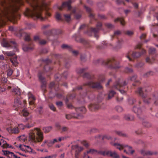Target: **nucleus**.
I'll return each mask as SVG.
<instances>
[{"mask_svg":"<svg viewBox=\"0 0 158 158\" xmlns=\"http://www.w3.org/2000/svg\"><path fill=\"white\" fill-rule=\"evenodd\" d=\"M48 8L45 3L44 2L42 5L36 3L32 6L31 9L27 8L24 14L25 16L31 17L34 20L39 19L41 21H44L46 19V17L43 16L41 12L44 10V15L49 16L50 14L48 12Z\"/></svg>","mask_w":158,"mask_h":158,"instance_id":"f257e3e1","label":"nucleus"},{"mask_svg":"<svg viewBox=\"0 0 158 158\" xmlns=\"http://www.w3.org/2000/svg\"><path fill=\"white\" fill-rule=\"evenodd\" d=\"M1 6L2 7H0V15H3L8 19L10 18H15L13 14L16 10L17 7L14 4L7 3L4 1L2 3Z\"/></svg>","mask_w":158,"mask_h":158,"instance_id":"f03ea898","label":"nucleus"},{"mask_svg":"<svg viewBox=\"0 0 158 158\" xmlns=\"http://www.w3.org/2000/svg\"><path fill=\"white\" fill-rule=\"evenodd\" d=\"M44 139L43 134L40 129L36 128L29 131V141L33 145L37 142H41Z\"/></svg>","mask_w":158,"mask_h":158,"instance_id":"7ed1b4c3","label":"nucleus"},{"mask_svg":"<svg viewBox=\"0 0 158 158\" xmlns=\"http://www.w3.org/2000/svg\"><path fill=\"white\" fill-rule=\"evenodd\" d=\"M113 145L116 147L117 149L120 150H121L124 148H126V149L124 150V152L128 154H132L135 152L134 150L132 149V148L131 146H129L127 145L117 143H114Z\"/></svg>","mask_w":158,"mask_h":158,"instance_id":"20e7f679","label":"nucleus"},{"mask_svg":"<svg viewBox=\"0 0 158 158\" xmlns=\"http://www.w3.org/2000/svg\"><path fill=\"white\" fill-rule=\"evenodd\" d=\"M127 84L126 81H124L123 82H121L119 80L116 81L112 87L113 89H116L118 90L122 94H125V91L120 88H123V87L126 86Z\"/></svg>","mask_w":158,"mask_h":158,"instance_id":"39448f33","label":"nucleus"},{"mask_svg":"<svg viewBox=\"0 0 158 158\" xmlns=\"http://www.w3.org/2000/svg\"><path fill=\"white\" fill-rule=\"evenodd\" d=\"M103 64L106 66H108L111 69H117L120 67L118 63H116L113 59L108 60L103 62Z\"/></svg>","mask_w":158,"mask_h":158,"instance_id":"423d86ee","label":"nucleus"},{"mask_svg":"<svg viewBox=\"0 0 158 158\" xmlns=\"http://www.w3.org/2000/svg\"><path fill=\"white\" fill-rule=\"evenodd\" d=\"M1 44L3 47L8 48L9 47L14 48L16 51H18L17 48V44L14 41H10V42H8L4 39L1 42Z\"/></svg>","mask_w":158,"mask_h":158,"instance_id":"0eeeda50","label":"nucleus"},{"mask_svg":"<svg viewBox=\"0 0 158 158\" xmlns=\"http://www.w3.org/2000/svg\"><path fill=\"white\" fill-rule=\"evenodd\" d=\"M85 84L89 87L94 89H100L102 88V85L99 83H95L92 81H90Z\"/></svg>","mask_w":158,"mask_h":158,"instance_id":"6e6552de","label":"nucleus"},{"mask_svg":"<svg viewBox=\"0 0 158 158\" xmlns=\"http://www.w3.org/2000/svg\"><path fill=\"white\" fill-rule=\"evenodd\" d=\"M19 148L22 151L26 152L34 153V152H32V149L29 146L20 144L19 146Z\"/></svg>","mask_w":158,"mask_h":158,"instance_id":"1a4fd4ad","label":"nucleus"},{"mask_svg":"<svg viewBox=\"0 0 158 158\" xmlns=\"http://www.w3.org/2000/svg\"><path fill=\"white\" fill-rule=\"evenodd\" d=\"M2 153L3 155L7 156L9 158H21L17 156L13 152L8 151L2 150Z\"/></svg>","mask_w":158,"mask_h":158,"instance_id":"9d476101","label":"nucleus"},{"mask_svg":"<svg viewBox=\"0 0 158 158\" xmlns=\"http://www.w3.org/2000/svg\"><path fill=\"white\" fill-rule=\"evenodd\" d=\"M102 26V24L101 23H98L96 25V28H91V31L94 34V36L96 38L98 37L97 34L99 30L100 29Z\"/></svg>","mask_w":158,"mask_h":158,"instance_id":"9b49d317","label":"nucleus"},{"mask_svg":"<svg viewBox=\"0 0 158 158\" xmlns=\"http://www.w3.org/2000/svg\"><path fill=\"white\" fill-rule=\"evenodd\" d=\"M72 3V1L71 0H68L67 1L63 2L61 6L58 7V8L60 10H61L63 8L67 7L68 8L69 10H71V4Z\"/></svg>","mask_w":158,"mask_h":158,"instance_id":"f8f14e48","label":"nucleus"},{"mask_svg":"<svg viewBox=\"0 0 158 158\" xmlns=\"http://www.w3.org/2000/svg\"><path fill=\"white\" fill-rule=\"evenodd\" d=\"M7 131L11 134H17L19 133V131L18 127H10L6 129Z\"/></svg>","mask_w":158,"mask_h":158,"instance_id":"ddd939ff","label":"nucleus"},{"mask_svg":"<svg viewBox=\"0 0 158 158\" xmlns=\"http://www.w3.org/2000/svg\"><path fill=\"white\" fill-rule=\"evenodd\" d=\"M146 53V51L143 49L141 50L140 52H134L132 53V56L134 58H136L141 55L144 54Z\"/></svg>","mask_w":158,"mask_h":158,"instance_id":"4468645a","label":"nucleus"},{"mask_svg":"<svg viewBox=\"0 0 158 158\" xmlns=\"http://www.w3.org/2000/svg\"><path fill=\"white\" fill-rule=\"evenodd\" d=\"M28 96L29 104L32 105L34 104L35 100V97L31 92L28 93Z\"/></svg>","mask_w":158,"mask_h":158,"instance_id":"2eb2a0df","label":"nucleus"},{"mask_svg":"<svg viewBox=\"0 0 158 158\" xmlns=\"http://www.w3.org/2000/svg\"><path fill=\"white\" fill-rule=\"evenodd\" d=\"M107 153V156H109L113 158H120L119 155L115 151L112 152L110 151H108Z\"/></svg>","mask_w":158,"mask_h":158,"instance_id":"dca6fc26","label":"nucleus"},{"mask_svg":"<svg viewBox=\"0 0 158 158\" xmlns=\"http://www.w3.org/2000/svg\"><path fill=\"white\" fill-rule=\"evenodd\" d=\"M38 76L39 79L42 82V84L41 85V88L43 90H44L46 87V82L44 81V78L41 75H40V73L38 74Z\"/></svg>","mask_w":158,"mask_h":158,"instance_id":"f3484780","label":"nucleus"},{"mask_svg":"<svg viewBox=\"0 0 158 158\" xmlns=\"http://www.w3.org/2000/svg\"><path fill=\"white\" fill-rule=\"evenodd\" d=\"M144 90H146L144 88L140 87L136 91V92L138 93L143 98H145L146 97V95L143 93Z\"/></svg>","mask_w":158,"mask_h":158,"instance_id":"a211bd4d","label":"nucleus"},{"mask_svg":"<svg viewBox=\"0 0 158 158\" xmlns=\"http://www.w3.org/2000/svg\"><path fill=\"white\" fill-rule=\"evenodd\" d=\"M26 27L24 29H30L32 28H35L36 26L35 24L26 23H25Z\"/></svg>","mask_w":158,"mask_h":158,"instance_id":"6ab92c4d","label":"nucleus"},{"mask_svg":"<svg viewBox=\"0 0 158 158\" xmlns=\"http://www.w3.org/2000/svg\"><path fill=\"white\" fill-rule=\"evenodd\" d=\"M98 107L99 106L98 105L93 104H90L89 106V109L91 111L95 110L98 109Z\"/></svg>","mask_w":158,"mask_h":158,"instance_id":"aec40b11","label":"nucleus"},{"mask_svg":"<svg viewBox=\"0 0 158 158\" xmlns=\"http://www.w3.org/2000/svg\"><path fill=\"white\" fill-rule=\"evenodd\" d=\"M10 61L13 65L16 66L18 64L17 59V56H15L10 59Z\"/></svg>","mask_w":158,"mask_h":158,"instance_id":"412c9836","label":"nucleus"},{"mask_svg":"<svg viewBox=\"0 0 158 158\" xmlns=\"http://www.w3.org/2000/svg\"><path fill=\"white\" fill-rule=\"evenodd\" d=\"M124 118L127 121H131L134 119V117L132 115L126 114L124 116Z\"/></svg>","mask_w":158,"mask_h":158,"instance_id":"4be33fe9","label":"nucleus"},{"mask_svg":"<svg viewBox=\"0 0 158 158\" xmlns=\"http://www.w3.org/2000/svg\"><path fill=\"white\" fill-rule=\"evenodd\" d=\"M74 147L76 149L75 152H77L79 153H80V152L82 151L83 149V148L81 146L79 147L78 145H75Z\"/></svg>","mask_w":158,"mask_h":158,"instance_id":"5701e85b","label":"nucleus"},{"mask_svg":"<svg viewBox=\"0 0 158 158\" xmlns=\"http://www.w3.org/2000/svg\"><path fill=\"white\" fill-rule=\"evenodd\" d=\"M12 92L15 93L16 95H19L21 94V92L19 90V89L18 87L14 88L12 90Z\"/></svg>","mask_w":158,"mask_h":158,"instance_id":"b1692460","label":"nucleus"},{"mask_svg":"<svg viewBox=\"0 0 158 158\" xmlns=\"http://www.w3.org/2000/svg\"><path fill=\"white\" fill-rule=\"evenodd\" d=\"M3 53L4 55H6L9 56H12L13 55H14L15 54V53L14 52H12V51H7V52L3 51Z\"/></svg>","mask_w":158,"mask_h":158,"instance_id":"393cba45","label":"nucleus"},{"mask_svg":"<svg viewBox=\"0 0 158 158\" xmlns=\"http://www.w3.org/2000/svg\"><path fill=\"white\" fill-rule=\"evenodd\" d=\"M116 94V92L112 90H110L108 94V98L110 99L113 97Z\"/></svg>","mask_w":158,"mask_h":158,"instance_id":"a878e982","label":"nucleus"},{"mask_svg":"<svg viewBox=\"0 0 158 158\" xmlns=\"http://www.w3.org/2000/svg\"><path fill=\"white\" fill-rule=\"evenodd\" d=\"M133 110L137 114H140L142 112L141 109L140 108H136V107H134Z\"/></svg>","mask_w":158,"mask_h":158,"instance_id":"bb28decb","label":"nucleus"},{"mask_svg":"<svg viewBox=\"0 0 158 158\" xmlns=\"http://www.w3.org/2000/svg\"><path fill=\"white\" fill-rule=\"evenodd\" d=\"M61 47L62 48L67 49L69 51H71L72 50V48L71 46L66 44H63L61 45Z\"/></svg>","mask_w":158,"mask_h":158,"instance_id":"cd10ccee","label":"nucleus"},{"mask_svg":"<svg viewBox=\"0 0 158 158\" xmlns=\"http://www.w3.org/2000/svg\"><path fill=\"white\" fill-rule=\"evenodd\" d=\"M21 101L18 98L15 99V106L19 107L20 106Z\"/></svg>","mask_w":158,"mask_h":158,"instance_id":"c85d7f7f","label":"nucleus"},{"mask_svg":"<svg viewBox=\"0 0 158 158\" xmlns=\"http://www.w3.org/2000/svg\"><path fill=\"white\" fill-rule=\"evenodd\" d=\"M136 78L137 76L136 75H134L131 78H128L125 81H126V82L127 83V82L130 81H135Z\"/></svg>","mask_w":158,"mask_h":158,"instance_id":"c756f323","label":"nucleus"},{"mask_svg":"<svg viewBox=\"0 0 158 158\" xmlns=\"http://www.w3.org/2000/svg\"><path fill=\"white\" fill-rule=\"evenodd\" d=\"M7 144L6 142L3 139H1L0 140V145L2 147H5Z\"/></svg>","mask_w":158,"mask_h":158,"instance_id":"7c9ffc66","label":"nucleus"},{"mask_svg":"<svg viewBox=\"0 0 158 158\" xmlns=\"http://www.w3.org/2000/svg\"><path fill=\"white\" fill-rule=\"evenodd\" d=\"M144 151L142 150L141 151V153L143 155H151L154 154L153 152H152L150 151H146L144 153Z\"/></svg>","mask_w":158,"mask_h":158,"instance_id":"2f4dec72","label":"nucleus"},{"mask_svg":"<svg viewBox=\"0 0 158 158\" xmlns=\"http://www.w3.org/2000/svg\"><path fill=\"white\" fill-rule=\"evenodd\" d=\"M22 49L24 52H27L32 50V48L28 47L26 46H23Z\"/></svg>","mask_w":158,"mask_h":158,"instance_id":"473e14b6","label":"nucleus"},{"mask_svg":"<svg viewBox=\"0 0 158 158\" xmlns=\"http://www.w3.org/2000/svg\"><path fill=\"white\" fill-rule=\"evenodd\" d=\"M22 113L23 114V116H26L29 114L26 108H24L22 110Z\"/></svg>","mask_w":158,"mask_h":158,"instance_id":"72a5a7b5","label":"nucleus"},{"mask_svg":"<svg viewBox=\"0 0 158 158\" xmlns=\"http://www.w3.org/2000/svg\"><path fill=\"white\" fill-rule=\"evenodd\" d=\"M107 152H108V151H98V152H97V154H100V155H102L104 156H107Z\"/></svg>","mask_w":158,"mask_h":158,"instance_id":"f704fd0d","label":"nucleus"},{"mask_svg":"<svg viewBox=\"0 0 158 158\" xmlns=\"http://www.w3.org/2000/svg\"><path fill=\"white\" fill-rule=\"evenodd\" d=\"M156 51V50L155 48L151 47L149 50V53L150 54H153L155 53Z\"/></svg>","mask_w":158,"mask_h":158,"instance_id":"c9c22d12","label":"nucleus"},{"mask_svg":"<svg viewBox=\"0 0 158 158\" xmlns=\"http://www.w3.org/2000/svg\"><path fill=\"white\" fill-rule=\"evenodd\" d=\"M52 129L51 127H47L43 128V130L45 132H48Z\"/></svg>","mask_w":158,"mask_h":158,"instance_id":"e433bc0d","label":"nucleus"},{"mask_svg":"<svg viewBox=\"0 0 158 158\" xmlns=\"http://www.w3.org/2000/svg\"><path fill=\"white\" fill-rule=\"evenodd\" d=\"M98 151L94 149H90L87 151L88 153H90L91 154H97Z\"/></svg>","mask_w":158,"mask_h":158,"instance_id":"4c0bfd02","label":"nucleus"},{"mask_svg":"<svg viewBox=\"0 0 158 158\" xmlns=\"http://www.w3.org/2000/svg\"><path fill=\"white\" fill-rule=\"evenodd\" d=\"M143 125L146 127H149L151 126V124L146 121H144L143 123Z\"/></svg>","mask_w":158,"mask_h":158,"instance_id":"58836bf2","label":"nucleus"},{"mask_svg":"<svg viewBox=\"0 0 158 158\" xmlns=\"http://www.w3.org/2000/svg\"><path fill=\"white\" fill-rule=\"evenodd\" d=\"M64 17L66 20L67 22H69L71 20V17L70 15L69 14H64Z\"/></svg>","mask_w":158,"mask_h":158,"instance_id":"ea45409f","label":"nucleus"},{"mask_svg":"<svg viewBox=\"0 0 158 158\" xmlns=\"http://www.w3.org/2000/svg\"><path fill=\"white\" fill-rule=\"evenodd\" d=\"M115 22H117V21L119 22L122 25H123L124 24V20H123V19H122V18H117L115 20Z\"/></svg>","mask_w":158,"mask_h":158,"instance_id":"a19ab883","label":"nucleus"},{"mask_svg":"<svg viewBox=\"0 0 158 158\" xmlns=\"http://www.w3.org/2000/svg\"><path fill=\"white\" fill-rule=\"evenodd\" d=\"M13 73V71L12 69H9L7 72V76H11Z\"/></svg>","mask_w":158,"mask_h":158,"instance_id":"79ce46f5","label":"nucleus"},{"mask_svg":"<svg viewBox=\"0 0 158 158\" xmlns=\"http://www.w3.org/2000/svg\"><path fill=\"white\" fill-rule=\"evenodd\" d=\"M85 69H79L77 70V73L79 74H81L83 73L85 71Z\"/></svg>","mask_w":158,"mask_h":158,"instance_id":"37998d69","label":"nucleus"},{"mask_svg":"<svg viewBox=\"0 0 158 158\" xmlns=\"http://www.w3.org/2000/svg\"><path fill=\"white\" fill-rule=\"evenodd\" d=\"M25 40L26 41H29L31 39L30 37V35L29 34L26 33L24 37Z\"/></svg>","mask_w":158,"mask_h":158,"instance_id":"c03bdc74","label":"nucleus"},{"mask_svg":"<svg viewBox=\"0 0 158 158\" xmlns=\"http://www.w3.org/2000/svg\"><path fill=\"white\" fill-rule=\"evenodd\" d=\"M115 109L118 112H121L123 110L122 107L119 106H117L115 108Z\"/></svg>","mask_w":158,"mask_h":158,"instance_id":"a18cd8bd","label":"nucleus"},{"mask_svg":"<svg viewBox=\"0 0 158 158\" xmlns=\"http://www.w3.org/2000/svg\"><path fill=\"white\" fill-rule=\"evenodd\" d=\"M56 19L57 20H60L61 19V17L60 14L58 12H56L55 15Z\"/></svg>","mask_w":158,"mask_h":158,"instance_id":"49530a36","label":"nucleus"},{"mask_svg":"<svg viewBox=\"0 0 158 158\" xmlns=\"http://www.w3.org/2000/svg\"><path fill=\"white\" fill-rule=\"evenodd\" d=\"M158 98V95H157V94H155L154 96H153V101H154V103L155 104H156V102H157V99Z\"/></svg>","mask_w":158,"mask_h":158,"instance_id":"de8ad7c7","label":"nucleus"},{"mask_svg":"<svg viewBox=\"0 0 158 158\" xmlns=\"http://www.w3.org/2000/svg\"><path fill=\"white\" fill-rule=\"evenodd\" d=\"M1 82L5 84L7 81V79L6 77H2L1 80Z\"/></svg>","mask_w":158,"mask_h":158,"instance_id":"09e8293b","label":"nucleus"},{"mask_svg":"<svg viewBox=\"0 0 158 158\" xmlns=\"http://www.w3.org/2000/svg\"><path fill=\"white\" fill-rule=\"evenodd\" d=\"M152 100H150V99H144L143 100V102H144L147 104H149V103H150L152 102Z\"/></svg>","mask_w":158,"mask_h":158,"instance_id":"8fccbe9b","label":"nucleus"},{"mask_svg":"<svg viewBox=\"0 0 158 158\" xmlns=\"http://www.w3.org/2000/svg\"><path fill=\"white\" fill-rule=\"evenodd\" d=\"M50 26V25L49 24H47L45 25H43L42 26L41 29L42 30H44L47 28H48Z\"/></svg>","mask_w":158,"mask_h":158,"instance_id":"3c124183","label":"nucleus"},{"mask_svg":"<svg viewBox=\"0 0 158 158\" xmlns=\"http://www.w3.org/2000/svg\"><path fill=\"white\" fill-rule=\"evenodd\" d=\"M47 143V146L48 147H51L53 144L52 140H50L49 141L48 140V142Z\"/></svg>","mask_w":158,"mask_h":158,"instance_id":"603ef678","label":"nucleus"},{"mask_svg":"<svg viewBox=\"0 0 158 158\" xmlns=\"http://www.w3.org/2000/svg\"><path fill=\"white\" fill-rule=\"evenodd\" d=\"M125 71L128 73H131L133 72V70L131 68L127 67L125 68Z\"/></svg>","mask_w":158,"mask_h":158,"instance_id":"864d4df0","label":"nucleus"},{"mask_svg":"<svg viewBox=\"0 0 158 158\" xmlns=\"http://www.w3.org/2000/svg\"><path fill=\"white\" fill-rule=\"evenodd\" d=\"M42 108L43 107L42 106H40L37 108V110L40 114H41L42 112Z\"/></svg>","mask_w":158,"mask_h":158,"instance_id":"5fc2aeb1","label":"nucleus"},{"mask_svg":"<svg viewBox=\"0 0 158 158\" xmlns=\"http://www.w3.org/2000/svg\"><path fill=\"white\" fill-rule=\"evenodd\" d=\"M82 144L86 148L88 147L89 146L88 143L85 141H82Z\"/></svg>","mask_w":158,"mask_h":158,"instance_id":"6e6d98bb","label":"nucleus"},{"mask_svg":"<svg viewBox=\"0 0 158 158\" xmlns=\"http://www.w3.org/2000/svg\"><path fill=\"white\" fill-rule=\"evenodd\" d=\"M34 41L39 42L40 40V38L38 36H35L34 37Z\"/></svg>","mask_w":158,"mask_h":158,"instance_id":"4d7b16f0","label":"nucleus"},{"mask_svg":"<svg viewBox=\"0 0 158 158\" xmlns=\"http://www.w3.org/2000/svg\"><path fill=\"white\" fill-rule=\"evenodd\" d=\"M40 44L44 45L46 44V41L44 40H40L38 42Z\"/></svg>","mask_w":158,"mask_h":158,"instance_id":"13d9d810","label":"nucleus"},{"mask_svg":"<svg viewBox=\"0 0 158 158\" xmlns=\"http://www.w3.org/2000/svg\"><path fill=\"white\" fill-rule=\"evenodd\" d=\"M153 74V73L152 71L149 72L147 73L144 76L146 77L148 76L149 75H152Z\"/></svg>","mask_w":158,"mask_h":158,"instance_id":"bf43d9fd","label":"nucleus"},{"mask_svg":"<svg viewBox=\"0 0 158 158\" xmlns=\"http://www.w3.org/2000/svg\"><path fill=\"white\" fill-rule=\"evenodd\" d=\"M111 138L110 136L106 135L103 136L102 137V139H111Z\"/></svg>","mask_w":158,"mask_h":158,"instance_id":"052dcab7","label":"nucleus"},{"mask_svg":"<svg viewBox=\"0 0 158 158\" xmlns=\"http://www.w3.org/2000/svg\"><path fill=\"white\" fill-rule=\"evenodd\" d=\"M106 27L109 28H113L114 26L110 23H107L106 24Z\"/></svg>","mask_w":158,"mask_h":158,"instance_id":"680f3d73","label":"nucleus"},{"mask_svg":"<svg viewBox=\"0 0 158 158\" xmlns=\"http://www.w3.org/2000/svg\"><path fill=\"white\" fill-rule=\"evenodd\" d=\"M56 103V105L58 107L61 106L63 105L62 102L61 101L57 102Z\"/></svg>","mask_w":158,"mask_h":158,"instance_id":"e2e57ef3","label":"nucleus"},{"mask_svg":"<svg viewBox=\"0 0 158 158\" xmlns=\"http://www.w3.org/2000/svg\"><path fill=\"white\" fill-rule=\"evenodd\" d=\"M49 107L50 109L52 110L55 111V108L53 105L51 104L49 105Z\"/></svg>","mask_w":158,"mask_h":158,"instance_id":"0e129e2a","label":"nucleus"},{"mask_svg":"<svg viewBox=\"0 0 158 158\" xmlns=\"http://www.w3.org/2000/svg\"><path fill=\"white\" fill-rule=\"evenodd\" d=\"M135 102V99H131L129 101V102L131 104H133Z\"/></svg>","mask_w":158,"mask_h":158,"instance_id":"69168bd1","label":"nucleus"},{"mask_svg":"<svg viewBox=\"0 0 158 158\" xmlns=\"http://www.w3.org/2000/svg\"><path fill=\"white\" fill-rule=\"evenodd\" d=\"M118 134L120 136H126V135L124 133H122L121 132L118 131L117 132Z\"/></svg>","mask_w":158,"mask_h":158,"instance_id":"338daca9","label":"nucleus"},{"mask_svg":"<svg viewBox=\"0 0 158 158\" xmlns=\"http://www.w3.org/2000/svg\"><path fill=\"white\" fill-rule=\"evenodd\" d=\"M18 127L19 128L21 129H23L25 127V126H24L22 124H19Z\"/></svg>","mask_w":158,"mask_h":158,"instance_id":"774afa93","label":"nucleus"}]
</instances>
